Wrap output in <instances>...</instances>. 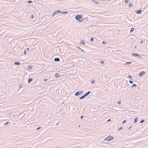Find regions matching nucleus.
Here are the masks:
<instances>
[{
    "label": "nucleus",
    "instance_id": "09e8293b",
    "mask_svg": "<svg viewBox=\"0 0 148 148\" xmlns=\"http://www.w3.org/2000/svg\"><path fill=\"white\" fill-rule=\"evenodd\" d=\"M110 120H111V119H109V120H108L107 121H110Z\"/></svg>",
    "mask_w": 148,
    "mask_h": 148
},
{
    "label": "nucleus",
    "instance_id": "79ce46f5",
    "mask_svg": "<svg viewBox=\"0 0 148 148\" xmlns=\"http://www.w3.org/2000/svg\"><path fill=\"white\" fill-rule=\"evenodd\" d=\"M80 50L82 51L83 52H84V51L82 49H80Z\"/></svg>",
    "mask_w": 148,
    "mask_h": 148
},
{
    "label": "nucleus",
    "instance_id": "6ab92c4d",
    "mask_svg": "<svg viewBox=\"0 0 148 148\" xmlns=\"http://www.w3.org/2000/svg\"><path fill=\"white\" fill-rule=\"evenodd\" d=\"M91 83L92 84H94L95 83V80L94 79H92L91 81Z\"/></svg>",
    "mask_w": 148,
    "mask_h": 148
},
{
    "label": "nucleus",
    "instance_id": "6e6552de",
    "mask_svg": "<svg viewBox=\"0 0 148 148\" xmlns=\"http://www.w3.org/2000/svg\"><path fill=\"white\" fill-rule=\"evenodd\" d=\"M85 41L82 40H81L80 44L82 45H85Z\"/></svg>",
    "mask_w": 148,
    "mask_h": 148
},
{
    "label": "nucleus",
    "instance_id": "f704fd0d",
    "mask_svg": "<svg viewBox=\"0 0 148 148\" xmlns=\"http://www.w3.org/2000/svg\"><path fill=\"white\" fill-rule=\"evenodd\" d=\"M140 43L141 44H142L143 43V40H141L140 41Z\"/></svg>",
    "mask_w": 148,
    "mask_h": 148
},
{
    "label": "nucleus",
    "instance_id": "de8ad7c7",
    "mask_svg": "<svg viewBox=\"0 0 148 148\" xmlns=\"http://www.w3.org/2000/svg\"><path fill=\"white\" fill-rule=\"evenodd\" d=\"M131 127H132V126H130V127L129 128V129H130Z\"/></svg>",
    "mask_w": 148,
    "mask_h": 148
},
{
    "label": "nucleus",
    "instance_id": "9b49d317",
    "mask_svg": "<svg viewBox=\"0 0 148 148\" xmlns=\"http://www.w3.org/2000/svg\"><path fill=\"white\" fill-rule=\"evenodd\" d=\"M33 79L32 78H29L28 80V83H30L32 81Z\"/></svg>",
    "mask_w": 148,
    "mask_h": 148
},
{
    "label": "nucleus",
    "instance_id": "4be33fe9",
    "mask_svg": "<svg viewBox=\"0 0 148 148\" xmlns=\"http://www.w3.org/2000/svg\"><path fill=\"white\" fill-rule=\"evenodd\" d=\"M57 12H56V10L53 13V16L54 15H55L56 14H57Z\"/></svg>",
    "mask_w": 148,
    "mask_h": 148
},
{
    "label": "nucleus",
    "instance_id": "2eb2a0df",
    "mask_svg": "<svg viewBox=\"0 0 148 148\" xmlns=\"http://www.w3.org/2000/svg\"><path fill=\"white\" fill-rule=\"evenodd\" d=\"M85 97H86L85 96V95H83V96H82L80 97H79V99H81L84 98Z\"/></svg>",
    "mask_w": 148,
    "mask_h": 148
},
{
    "label": "nucleus",
    "instance_id": "8fccbe9b",
    "mask_svg": "<svg viewBox=\"0 0 148 148\" xmlns=\"http://www.w3.org/2000/svg\"><path fill=\"white\" fill-rule=\"evenodd\" d=\"M134 48H136V46H135L134 47Z\"/></svg>",
    "mask_w": 148,
    "mask_h": 148
},
{
    "label": "nucleus",
    "instance_id": "b1692460",
    "mask_svg": "<svg viewBox=\"0 0 148 148\" xmlns=\"http://www.w3.org/2000/svg\"><path fill=\"white\" fill-rule=\"evenodd\" d=\"M33 2L32 1H28L27 2V3H32Z\"/></svg>",
    "mask_w": 148,
    "mask_h": 148
},
{
    "label": "nucleus",
    "instance_id": "4468645a",
    "mask_svg": "<svg viewBox=\"0 0 148 148\" xmlns=\"http://www.w3.org/2000/svg\"><path fill=\"white\" fill-rule=\"evenodd\" d=\"M138 120V118L137 117H136V118H135L134 119V123H136L137 121Z\"/></svg>",
    "mask_w": 148,
    "mask_h": 148
},
{
    "label": "nucleus",
    "instance_id": "2f4dec72",
    "mask_svg": "<svg viewBox=\"0 0 148 148\" xmlns=\"http://www.w3.org/2000/svg\"><path fill=\"white\" fill-rule=\"evenodd\" d=\"M48 80V79L47 78H45L44 79V81L45 82H46Z\"/></svg>",
    "mask_w": 148,
    "mask_h": 148
},
{
    "label": "nucleus",
    "instance_id": "393cba45",
    "mask_svg": "<svg viewBox=\"0 0 148 148\" xmlns=\"http://www.w3.org/2000/svg\"><path fill=\"white\" fill-rule=\"evenodd\" d=\"M132 3H130L129 4L128 6L130 7H131L132 6Z\"/></svg>",
    "mask_w": 148,
    "mask_h": 148
},
{
    "label": "nucleus",
    "instance_id": "f3484780",
    "mask_svg": "<svg viewBox=\"0 0 148 148\" xmlns=\"http://www.w3.org/2000/svg\"><path fill=\"white\" fill-rule=\"evenodd\" d=\"M68 13V11H64V12H61V13L63 14H67Z\"/></svg>",
    "mask_w": 148,
    "mask_h": 148
},
{
    "label": "nucleus",
    "instance_id": "603ef678",
    "mask_svg": "<svg viewBox=\"0 0 148 148\" xmlns=\"http://www.w3.org/2000/svg\"><path fill=\"white\" fill-rule=\"evenodd\" d=\"M91 0L92 1V0Z\"/></svg>",
    "mask_w": 148,
    "mask_h": 148
},
{
    "label": "nucleus",
    "instance_id": "aec40b11",
    "mask_svg": "<svg viewBox=\"0 0 148 148\" xmlns=\"http://www.w3.org/2000/svg\"><path fill=\"white\" fill-rule=\"evenodd\" d=\"M132 63V62H127L125 64L126 65H127V64H131Z\"/></svg>",
    "mask_w": 148,
    "mask_h": 148
},
{
    "label": "nucleus",
    "instance_id": "dca6fc26",
    "mask_svg": "<svg viewBox=\"0 0 148 148\" xmlns=\"http://www.w3.org/2000/svg\"><path fill=\"white\" fill-rule=\"evenodd\" d=\"M94 2L97 4H99V3L98 1H97L96 0H92Z\"/></svg>",
    "mask_w": 148,
    "mask_h": 148
},
{
    "label": "nucleus",
    "instance_id": "a878e982",
    "mask_svg": "<svg viewBox=\"0 0 148 148\" xmlns=\"http://www.w3.org/2000/svg\"><path fill=\"white\" fill-rule=\"evenodd\" d=\"M100 63L101 64H104V62L103 61H101Z\"/></svg>",
    "mask_w": 148,
    "mask_h": 148
},
{
    "label": "nucleus",
    "instance_id": "a19ab883",
    "mask_svg": "<svg viewBox=\"0 0 148 148\" xmlns=\"http://www.w3.org/2000/svg\"><path fill=\"white\" fill-rule=\"evenodd\" d=\"M128 77L129 78H132V77L131 76H130V75H128Z\"/></svg>",
    "mask_w": 148,
    "mask_h": 148
},
{
    "label": "nucleus",
    "instance_id": "412c9836",
    "mask_svg": "<svg viewBox=\"0 0 148 148\" xmlns=\"http://www.w3.org/2000/svg\"><path fill=\"white\" fill-rule=\"evenodd\" d=\"M134 31V28L133 27H132L131 28L130 32H132Z\"/></svg>",
    "mask_w": 148,
    "mask_h": 148
},
{
    "label": "nucleus",
    "instance_id": "c756f323",
    "mask_svg": "<svg viewBox=\"0 0 148 148\" xmlns=\"http://www.w3.org/2000/svg\"><path fill=\"white\" fill-rule=\"evenodd\" d=\"M129 0H125V3H128L129 1Z\"/></svg>",
    "mask_w": 148,
    "mask_h": 148
},
{
    "label": "nucleus",
    "instance_id": "ea45409f",
    "mask_svg": "<svg viewBox=\"0 0 148 148\" xmlns=\"http://www.w3.org/2000/svg\"><path fill=\"white\" fill-rule=\"evenodd\" d=\"M77 48L78 49H79L80 50L81 49V48H80V47H79L78 46L77 47Z\"/></svg>",
    "mask_w": 148,
    "mask_h": 148
},
{
    "label": "nucleus",
    "instance_id": "20e7f679",
    "mask_svg": "<svg viewBox=\"0 0 148 148\" xmlns=\"http://www.w3.org/2000/svg\"><path fill=\"white\" fill-rule=\"evenodd\" d=\"M82 91H79L76 92L75 94V96H77L80 95L81 93H82Z\"/></svg>",
    "mask_w": 148,
    "mask_h": 148
},
{
    "label": "nucleus",
    "instance_id": "473e14b6",
    "mask_svg": "<svg viewBox=\"0 0 148 148\" xmlns=\"http://www.w3.org/2000/svg\"><path fill=\"white\" fill-rule=\"evenodd\" d=\"M94 38H91V39H90V41H94Z\"/></svg>",
    "mask_w": 148,
    "mask_h": 148
},
{
    "label": "nucleus",
    "instance_id": "423d86ee",
    "mask_svg": "<svg viewBox=\"0 0 148 148\" xmlns=\"http://www.w3.org/2000/svg\"><path fill=\"white\" fill-rule=\"evenodd\" d=\"M142 11V10L141 9L140 10H137L135 11V12L136 13L138 14H140Z\"/></svg>",
    "mask_w": 148,
    "mask_h": 148
},
{
    "label": "nucleus",
    "instance_id": "ddd939ff",
    "mask_svg": "<svg viewBox=\"0 0 148 148\" xmlns=\"http://www.w3.org/2000/svg\"><path fill=\"white\" fill-rule=\"evenodd\" d=\"M32 68V66L29 65L28 67V69L29 70H31Z\"/></svg>",
    "mask_w": 148,
    "mask_h": 148
},
{
    "label": "nucleus",
    "instance_id": "a211bd4d",
    "mask_svg": "<svg viewBox=\"0 0 148 148\" xmlns=\"http://www.w3.org/2000/svg\"><path fill=\"white\" fill-rule=\"evenodd\" d=\"M9 123V122L7 121L6 122L4 123V126H5L7 125H8Z\"/></svg>",
    "mask_w": 148,
    "mask_h": 148
},
{
    "label": "nucleus",
    "instance_id": "0eeeda50",
    "mask_svg": "<svg viewBox=\"0 0 148 148\" xmlns=\"http://www.w3.org/2000/svg\"><path fill=\"white\" fill-rule=\"evenodd\" d=\"M54 61L55 62H59L60 61V59L59 58H54Z\"/></svg>",
    "mask_w": 148,
    "mask_h": 148
},
{
    "label": "nucleus",
    "instance_id": "1a4fd4ad",
    "mask_svg": "<svg viewBox=\"0 0 148 148\" xmlns=\"http://www.w3.org/2000/svg\"><path fill=\"white\" fill-rule=\"evenodd\" d=\"M90 91H88L85 94H84V95H85V97H86L87 95H88L90 93Z\"/></svg>",
    "mask_w": 148,
    "mask_h": 148
},
{
    "label": "nucleus",
    "instance_id": "5701e85b",
    "mask_svg": "<svg viewBox=\"0 0 148 148\" xmlns=\"http://www.w3.org/2000/svg\"><path fill=\"white\" fill-rule=\"evenodd\" d=\"M136 86H137V85L136 84H133V85H132V87H136Z\"/></svg>",
    "mask_w": 148,
    "mask_h": 148
},
{
    "label": "nucleus",
    "instance_id": "cd10ccee",
    "mask_svg": "<svg viewBox=\"0 0 148 148\" xmlns=\"http://www.w3.org/2000/svg\"><path fill=\"white\" fill-rule=\"evenodd\" d=\"M22 84H20L19 86V88H20V89L21 88H22Z\"/></svg>",
    "mask_w": 148,
    "mask_h": 148
},
{
    "label": "nucleus",
    "instance_id": "58836bf2",
    "mask_svg": "<svg viewBox=\"0 0 148 148\" xmlns=\"http://www.w3.org/2000/svg\"><path fill=\"white\" fill-rule=\"evenodd\" d=\"M102 42L103 44H105L106 43V42L105 41H102Z\"/></svg>",
    "mask_w": 148,
    "mask_h": 148
},
{
    "label": "nucleus",
    "instance_id": "e433bc0d",
    "mask_svg": "<svg viewBox=\"0 0 148 148\" xmlns=\"http://www.w3.org/2000/svg\"><path fill=\"white\" fill-rule=\"evenodd\" d=\"M121 101H119L117 102V103L118 104H120L121 103Z\"/></svg>",
    "mask_w": 148,
    "mask_h": 148
},
{
    "label": "nucleus",
    "instance_id": "c03bdc74",
    "mask_svg": "<svg viewBox=\"0 0 148 148\" xmlns=\"http://www.w3.org/2000/svg\"><path fill=\"white\" fill-rule=\"evenodd\" d=\"M24 53L25 54V55L26 54V51H24Z\"/></svg>",
    "mask_w": 148,
    "mask_h": 148
},
{
    "label": "nucleus",
    "instance_id": "37998d69",
    "mask_svg": "<svg viewBox=\"0 0 148 148\" xmlns=\"http://www.w3.org/2000/svg\"><path fill=\"white\" fill-rule=\"evenodd\" d=\"M29 48H27V50L28 51H29Z\"/></svg>",
    "mask_w": 148,
    "mask_h": 148
},
{
    "label": "nucleus",
    "instance_id": "72a5a7b5",
    "mask_svg": "<svg viewBox=\"0 0 148 148\" xmlns=\"http://www.w3.org/2000/svg\"><path fill=\"white\" fill-rule=\"evenodd\" d=\"M129 82H130V84H132V83H133V81H132V80H130V81H129Z\"/></svg>",
    "mask_w": 148,
    "mask_h": 148
},
{
    "label": "nucleus",
    "instance_id": "c9c22d12",
    "mask_svg": "<svg viewBox=\"0 0 148 148\" xmlns=\"http://www.w3.org/2000/svg\"><path fill=\"white\" fill-rule=\"evenodd\" d=\"M126 122V120H124V121H123V122H122V123H125Z\"/></svg>",
    "mask_w": 148,
    "mask_h": 148
},
{
    "label": "nucleus",
    "instance_id": "bb28decb",
    "mask_svg": "<svg viewBox=\"0 0 148 148\" xmlns=\"http://www.w3.org/2000/svg\"><path fill=\"white\" fill-rule=\"evenodd\" d=\"M145 121L144 120H141L140 122V123H143Z\"/></svg>",
    "mask_w": 148,
    "mask_h": 148
},
{
    "label": "nucleus",
    "instance_id": "4c0bfd02",
    "mask_svg": "<svg viewBox=\"0 0 148 148\" xmlns=\"http://www.w3.org/2000/svg\"><path fill=\"white\" fill-rule=\"evenodd\" d=\"M31 18H34V15H31Z\"/></svg>",
    "mask_w": 148,
    "mask_h": 148
},
{
    "label": "nucleus",
    "instance_id": "a18cd8bd",
    "mask_svg": "<svg viewBox=\"0 0 148 148\" xmlns=\"http://www.w3.org/2000/svg\"><path fill=\"white\" fill-rule=\"evenodd\" d=\"M83 116H82L81 117H80V119H82V118H83Z\"/></svg>",
    "mask_w": 148,
    "mask_h": 148
},
{
    "label": "nucleus",
    "instance_id": "7c9ffc66",
    "mask_svg": "<svg viewBox=\"0 0 148 148\" xmlns=\"http://www.w3.org/2000/svg\"><path fill=\"white\" fill-rule=\"evenodd\" d=\"M123 128H122V127H120L118 129V130L120 131Z\"/></svg>",
    "mask_w": 148,
    "mask_h": 148
},
{
    "label": "nucleus",
    "instance_id": "f8f14e48",
    "mask_svg": "<svg viewBox=\"0 0 148 148\" xmlns=\"http://www.w3.org/2000/svg\"><path fill=\"white\" fill-rule=\"evenodd\" d=\"M14 64L16 65H20V63L19 62H14Z\"/></svg>",
    "mask_w": 148,
    "mask_h": 148
},
{
    "label": "nucleus",
    "instance_id": "c85d7f7f",
    "mask_svg": "<svg viewBox=\"0 0 148 148\" xmlns=\"http://www.w3.org/2000/svg\"><path fill=\"white\" fill-rule=\"evenodd\" d=\"M56 12H57V13H61V11L60 10H56Z\"/></svg>",
    "mask_w": 148,
    "mask_h": 148
},
{
    "label": "nucleus",
    "instance_id": "49530a36",
    "mask_svg": "<svg viewBox=\"0 0 148 148\" xmlns=\"http://www.w3.org/2000/svg\"><path fill=\"white\" fill-rule=\"evenodd\" d=\"M40 128V127H38V128H37L36 129V130H38V129H39Z\"/></svg>",
    "mask_w": 148,
    "mask_h": 148
},
{
    "label": "nucleus",
    "instance_id": "7ed1b4c3",
    "mask_svg": "<svg viewBox=\"0 0 148 148\" xmlns=\"http://www.w3.org/2000/svg\"><path fill=\"white\" fill-rule=\"evenodd\" d=\"M132 55L133 56L138 57L140 59H142V57L140 55L135 53H132Z\"/></svg>",
    "mask_w": 148,
    "mask_h": 148
},
{
    "label": "nucleus",
    "instance_id": "f03ea898",
    "mask_svg": "<svg viewBox=\"0 0 148 148\" xmlns=\"http://www.w3.org/2000/svg\"><path fill=\"white\" fill-rule=\"evenodd\" d=\"M113 139L114 137H113L111 136L110 135H109L107 137L105 138L104 139V140H107L108 141H110L113 140Z\"/></svg>",
    "mask_w": 148,
    "mask_h": 148
},
{
    "label": "nucleus",
    "instance_id": "39448f33",
    "mask_svg": "<svg viewBox=\"0 0 148 148\" xmlns=\"http://www.w3.org/2000/svg\"><path fill=\"white\" fill-rule=\"evenodd\" d=\"M145 74V72L144 71H142L140 72L139 74V76L140 77H141Z\"/></svg>",
    "mask_w": 148,
    "mask_h": 148
},
{
    "label": "nucleus",
    "instance_id": "3c124183",
    "mask_svg": "<svg viewBox=\"0 0 148 148\" xmlns=\"http://www.w3.org/2000/svg\"><path fill=\"white\" fill-rule=\"evenodd\" d=\"M28 148H31L30 147H28Z\"/></svg>",
    "mask_w": 148,
    "mask_h": 148
},
{
    "label": "nucleus",
    "instance_id": "9d476101",
    "mask_svg": "<svg viewBox=\"0 0 148 148\" xmlns=\"http://www.w3.org/2000/svg\"><path fill=\"white\" fill-rule=\"evenodd\" d=\"M60 74L58 73H56L55 74V76L56 77H59L60 76Z\"/></svg>",
    "mask_w": 148,
    "mask_h": 148
},
{
    "label": "nucleus",
    "instance_id": "f257e3e1",
    "mask_svg": "<svg viewBox=\"0 0 148 148\" xmlns=\"http://www.w3.org/2000/svg\"><path fill=\"white\" fill-rule=\"evenodd\" d=\"M75 18L78 21L80 22H82L84 20L83 17L81 15H77L76 16Z\"/></svg>",
    "mask_w": 148,
    "mask_h": 148
}]
</instances>
